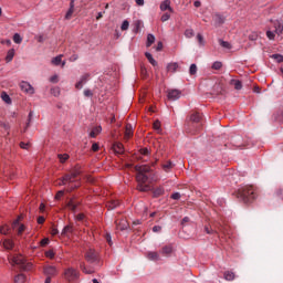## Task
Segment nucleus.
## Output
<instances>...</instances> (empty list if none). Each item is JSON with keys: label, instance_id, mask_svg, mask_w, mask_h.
<instances>
[{"label": "nucleus", "instance_id": "nucleus-18", "mask_svg": "<svg viewBox=\"0 0 283 283\" xmlns=\"http://www.w3.org/2000/svg\"><path fill=\"white\" fill-rule=\"evenodd\" d=\"M2 244H3L4 249H7L9 251L14 249V241H12V239H4L2 241Z\"/></svg>", "mask_w": 283, "mask_h": 283}, {"label": "nucleus", "instance_id": "nucleus-53", "mask_svg": "<svg viewBox=\"0 0 283 283\" xmlns=\"http://www.w3.org/2000/svg\"><path fill=\"white\" fill-rule=\"evenodd\" d=\"M122 31L129 30V21L124 20L120 27Z\"/></svg>", "mask_w": 283, "mask_h": 283}, {"label": "nucleus", "instance_id": "nucleus-57", "mask_svg": "<svg viewBox=\"0 0 283 283\" xmlns=\"http://www.w3.org/2000/svg\"><path fill=\"white\" fill-rule=\"evenodd\" d=\"M32 116H33V113L30 112V113H29V116H28V123H27V126H25V128H24L23 132H27V130H28V127H30V123H32Z\"/></svg>", "mask_w": 283, "mask_h": 283}, {"label": "nucleus", "instance_id": "nucleus-4", "mask_svg": "<svg viewBox=\"0 0 283 283\" xmlns=\"http://www.w3.org/2000/svg\"><path fill=\"white\" fill-rule=\"evenodd\" d=\"M78 276L80 273L74 268H67L66 270H64V279L67 282H74L78 279Z\"/></svg>", "mask_w": 283, "mask_h": 283}, {"label": "nucleus", "instance_id": "nucleus-3", "mask_svg": "<svg viewBox=\"0 0 283 283\" xmlns=\"http://www.w3.org/2000/svg\"><path fill=\"white\" fill-rule=\"evenodd\" d=\"M84 259L86 260V262H88V264H98V262H101L98 252H96V250H94V249H88L84 253Z\"/></svg>", "mask_w": 283, "mask_h": 283}, {"label": "nucleus", "instance_id": "nucleus-35", "mask_svg": "<svg viewBox=\"0 0 283 283\" xmlns=\"http://www.w3.org/2000/svg\"><path fill=\"white\" fill-rule=\"evenodd\" d=\"M14 283H25V274L20 273L14 276Z\"/></svg>", "mask_w": 283, "mask_h": 283}, {"label": "nucleus", "instance_id": "nucleus-48", "mask_svg": "<svg viewBox=\"0 0 283 283\" xmlns=\"http://www.w3.org/2000/svg\"><path fill=\"white\" fill-rule=\"evenodd\" d=\"M62 59H63V55H57V56L53 57L52 59L53 65H61Z\"/></svg>", "mask_w": 283, "mask_h": 283}, {"label": "nucleus", "instance_id": "nucleus-52", "mask_svg": "<svg viewBox=\"0 0 283 283\" xmlns=\"http://www.w3.org/2000/svg\"><path fill=\"white\" fill-rule=\"evenodd\" d=\"M205 232L208 234V235H213V233H216V230H213L211 227L209 226H205Z\"/></svg>", "mask_w": 283, "mask_h": 283}, {"label": "nucleus", "instance_id": "nucleus-16", "mask_svg": "<svg viewBox=\"0 0 283 283\" xmlns=\"http://www.w3.org/2000/svg\"><path fill=\"white\" fill-rule=\"evenodd\" d=\"M133 136H134V127L132 126V124H127L124 138L126 140H129V138Z\"/></svg>", "mask_w": 283, "mask_h": 283}, {"label": "nucleus", "instance_id": "nucleus-37", "mask_svg": "<svg viewBox=\"0 0 283 283\" xmlns=\"http://www.w3.org/2000/svg\"><path fill=\"white\" fill-rule=\"evenodd\" d=\"M82 171L80 167H75L71 170V176H73V178H78V176H81Z\"/></svg>", "mask_w": 283, "mask_h": 283}, {"label": "nucleus", "instance_id": "nucleus-9", "mask_svg": "<svg viewBox=\"0 0 283 283\" xmlns=\"http://www.w3.org/2000/svg\"><path fill=\"white\" fill-rule=\"evenodd\" d=\"M20 88L22 92H24L25 94H34V87L31 86L30 83L28 82H21L20 83Z\"/></svg>", "mask_w": 283, "mask_h": 283}, {"label": "nucleus", "instance_id": "nucleus-24", "mask_svg": "<svg viewBox=\"0 0 283 283\" xmlns=\"http://www.w3.org/2000/svg\"><path fill=\"white\" fill-rule=\"evenodd\" d=\"M147 258L153 262H158V260H160V255L158 254V252H148Z\"/></svg>", "mask_w": 283, "mask_h": 283}, {"label": "nucleus", "instance_id": "nucleus-32", "mask_svg": "<svg viewBox=\"0 0 283 283\" xmlns=\"http://www.w3.org/2000/svg\"><path fill=\"white\" fill-rule=\"evenodd\" d=\"M14 49H10L8 52H7V56H6V61L7 63H10L12 61V59H14Z\"/></svg>", "mask_w": 283, "mask_h": 283}, {"label": "nucleus", "instance_id": "nucleus-34", "mask_svg": "<svg viewBox=\"0 0 283 283\" xmlns=\"http://www.w3.org/2000/svg\"><path fill=\"white\" fill-rule=\"evenodd\" d=\"M72 14H74V2H70V8L65 14V19H72Z\"/></svg>", "mask_w": 283, "mask_h": 283}, {"label": "nucleus", "instance_id": "nucleus-58", "mask_svg": "<svg viewBox=\"0 0 283 283\" xmlns=\"http://www.w3.org/2000/svg\"><path fill=\"white\" fill-rule=\"evenodd\" d=\"M171 200H180L181 198V195L180 192H174L171 196H170Z\"/></svg>", "mask_w": 283, "mask_h": 283}, {"label": "nucleus", "instance_id": "nucleus-49", "mask_svg": "<svg viewBox=\"0 0 283 283\" xmlns=\"http://www.w3.org/2000/svg\"><path fill=\"white\" fill-rule=\"evenodd\" d=\"M140 25H143V22L140 20H137L135 22V28H134L135 34H138V32H140Z\"/></svg>", "mask_w": 283, "mask_h": 283}, {"label": "nucleus", "instance_id": "nucleus-27", "mask_svg": "<svg viewBox=\"0 0 283 283\" xmlns=\"http://www.w3.org/2000/svg\"><path fill=\"white\" fill-rule=\"evenodd\" d=\"M214 23L216 25H222L224 23V17L220 13L214 14Z\"/></svg>", "mask_w": 283, "mask_h": 283}, {"label": "nucleus", "instance_id": "nucleus-13", "mask_svg": "<svg viewBox=\"0 0 283 283\" xmlns=\"http://www.w3.org/2000/svg\"><path fill=\"white\" fill-rule=\"evenodd\" d=\"M135 170L137 171V174H144L147 175L151 171V167L147 166V165H136L135 166Z\"/></svg>", "mask_w": 283, "mask_h": 283}, {"label": "nucleus", "instance_id": "nucleus-19", "mask_svg": "<svg viewBox=\"0 0 283 283\" xmlns=\"http://www.w3.org/2000/svg\"><path fill=\"white\" fill-rule=\"evenodd\" d=\"M80 269L86 275H92V273H94V270L92 268L87 269V266L85 265V262L80 263Z\"/></svg>", "mask_w": 283, "mask_h": 283}, {"label": "nucleus", "instance_id": "nucleus-28", "mask_svg": "<svg viewBox=\"0 0 283 283\" xmlns=\"http://www.w3.org/2000/svg\"><path fill=\"white\" fill-rule=\"evenodd\" d=\"M230 85H233L234 90H242V81L240 80H230Z\"/></svg>", "mask_w": 283, "mask_h": 283}, {"label": "nucleus", "instance_id": "nucleus-44", "mask_svg": "<svg viewBox=\"0 0 283 283\" xmlns=\"http://www.w3.org/2000/svg\"><path fill=\"white\" fill-rule=\"evenodd\" d=\"M13 42L17 43L18 45L21 44L23 42V38H21V34L14 33Z\"/></svg>", "mask_w": 283, "mask_h": 283}, {"label": "nucleus", "instance_id": "nucleus-59", "mask_svg": "<svg viewBox=\"0 0 283 283\" xmlns=\"http://www.w3.org/2000/svg\"><path fill=\"white\" fill-rule=\"evenodd\" d=\"M117 229H119V231H125V229H127V223L123 221L122 223L117 224Z\"/></svg>", "mask_w": 283, "mask_h": 283}, {"label": "nucleus", "instance_id": "nucleus-42", "mask_svg": "<svg viewBox=\"0 0 283 283\" xmlns=\"http://www.w3.org/2000/svg\"><path fill=\"white\" fill-rule=\"evenodd\" d=\"M271 59H274V61H276V63H283V55L280 53L272 54Z\"/></svg>", "mask_w": 283, "mask_h": 283}, {"label": "nucleus", "instance_id": "nucleus-46", "mask_svg": "<svg viewBox=\"0 0 283 283\" xmlns=\"http://www.w3.org/2000/svg\"><path fill=\"white\" fill-rule=\"evenodd\" d=\"M164 171H169V169H174V163L167 161L166 164L163 165Z\"/></svg>", "mask_w": 283, "mask_h": 283}, {"label": "nucleus", "instance_id": "nucleus-31", "mask_svg": "<svg viewBox=\"0 0 283 283\" xmlns=\"http://www.w3.org/2000/svg\"><path fill=\"white\" fill-rule=\"evenodd\" d=\"M114 151H116V154H123V151H125V148L123 147L122 143H116L114 144Z\"/></svg>", "mask_w": 283, "mask_h": 283}, {"label": "nucleus", "instance_id": "nucleus-62", "mask_svg": "<svg viewBox=\"0 0 283 283\" xmlns=\"http://www.w3.org/2000/svg\"><path fill=\"white\" fill-rule=\"evenodd\" d=\"M40 244H41V247H48V244H50V239H48V238L42 239Z\"/></svg>", "mask_w": 283, "mask_h": 283}, {"label": "nucleus", "instance_id": "nucleus-10", "mask_svg": "<svg viewBox=\"0 0 283 283\" xmlns=\"http://www.w3.org/2000/svg\"><path fill=\"white\" fill-rule=\"evenodd\" d=\"M11 227L13 231H18V235H21L25 231V226L19 223V219L14 220Z\"/></svg>", "mask_w": 283, "mask_h": 283}, {"label": "nucleus", "instance_id": "nucleus-5", "mask_svg": "<svg viewBox=\"0 0 283 283\" xmlns=\"http://www.w3.org/2000/svg\"><path fill=\"white\" fill-rule=\"evenodd\" d=\"M186 123H195L196 125H200V123H202V115L198 112H195L189 115V117L186 119Z\"/></svg>", "mask_w": 283, "mask_h": 283}, {"label": "nucleus", "instance_id": "nucleus-21", "mask_svg": "<svg viewBox=\"0 0 283 283\" xmlns=\"http://www.w3.org/2000/svg\"><path fill=\"white\" fill-rule=\"evenodd\" d=\"M156 43V36L151 33L147 35L146 48H151Z\"/></svg>", "mask_w": 283, "mask_h": 283}, {"label": "nucleus", "instance_id": "nucleus-45", "mask_svg": "<svg viewBox=\"0 0 283 283\" xmlns=\"http://www.w3.org/2000/svg\"><path fill=\"white\" fill-rule=\"evenodd\" d=\"M52 96H61V88L59 86L51 88Z\"/></svg>", "mask_w": 283, "mask_h": 283}, {"label": "nucleus", "instance_id": "nucleus-7", "mask_svg": "<svg viewBox=\"0 0 283 283\" xmlns=\"http://www.w3.org/2000/svg\"><path fill=\"white\" fill-rule=\"evenodd\" d=\"M43 273L46 275V277H54L57 275L59 271L56 270V266L48 265L44 268Z\"/></svg>", "mask_w": 283, "mask_h": 283}, {"label": "nucleus", "instance_id": "nucleus-61", "mask_svg": "<svg viewBox=\"0 0 283 283\" xmlns=\"http://www.w3.org/2000/svg\"><path fill=\"white\" fill-rule=\"evenodd\" d=\"M169 19H171V15L169 13H164L161 15V21L165 23V21H169Z\"/></svg>", "mask_w": 283, "mask_h": 283}, {"label": "nucleus", "instance_id": "nucleus-1", "mask_svg": "<svg viewBox=\"0 0 283 283\" xmlns=\"http://www.w3.org/2000/svg\"><path fill=\"white\" fill-rule=\"evenodd\" d=\"M237 198H240L244 205H249V202L258 198V192L253 186H244L243 188L239 189Z\"/></svg>", "mask_w": 283, "mask_h": 283}, {"label": "nucleus", "instance_id": "nucleus-29", "mask_svg": "<svg viewBox=\"0 0 283 283\" xmlns=\"http://www.w3.org/2000/svg\"><path fill=\"white\" fill-rule=\"evenodd\" d=\"M172 252H174V247H171V245H165L161 249L163 255H171Z\"/></svg>", "mask_w": 283, "mask_h": 283}, {"label": "nucleus", "instance_id": "nucleus-14", "mask_svg": "<svg viewBox=\"0 0 283 283\" xmlns=\"http://www.w3.org/2000/svg\"><path fill=\"white\" fill-rule=\"evenodd\" d=\"M80 205H81V201H74V198H71L66 203V207L67 209H70V211H73L74 213Z\"/></svg>", "mask_w": 283, "mask_h": 283}, {"label": "nucleus", "instance_id": "nucleus-63", "mask_svg": "<svg viewBox=\"0 0 283 283\" xmlns=\"http://www.w3.org/2000/svg\"><path fill=\"white\" fill-rule=\"evenodd\" d=\"M45 255H46L48 258H50V260H52V259L54 258V251H53V250H48V251L45 252Z\"/></svg>", "mask_w": 283, "mask_h": 283}, {"label": "nucleus", "instance_id": "nucleus-15", "mask_svg": "<svg viewBox=\"0 0 283 283\" xmlns=\"http://www.w3.org/2000/svg\"><path fill=\"white\" fill-rule=\"evenodd\" d=\"M161 12H166V10H169V12H174V9H171V1L165 0L160 4Z\"/></svg>", "mask_w": 283, "mask_h": 283}, {"label": "nucleus", "instance_id": "nucleus-60", "mask_svg": "<svg viewBox=\"0 0 283 283\" xmlns=\"http://www.w3.org/2000/svg\"><path fill=\"white\" fill-rule=\"evenodd\" d=\"M63 196H65V191L63 190L57 191V193L55 195V200H61Z\"/></svg>", "mask_w": 283, "mask_h": 283}, {"label": "nucleus", "instance_id": "nucleus-50", "mask_svg": "<svg viewBox=\"0 0 283 283\" xmlns=\"http://www.w3.org/2000/svg\"><path fill=\"white\" fill-rule=\"evenodd\" d=\"M197 41H198L199 45L205 46V36H202L201 33L197 34Z\"/></svg>", "mask_w": 283, "mask_h": 283}, {"label": "nucleus", "instance_id": "nucleus-51", "mask_svg": "<svg viewBox=\"0 0 283 283\" xmlns=\"http://www.w3.org/2000/svg\"><path fill=\"white\" fill-rule=\"evenodd\" d=\"M193 35H195L193 29H187V30L185 31V36H186L187 39H191V36H193Z\"/></svg>", "mask_w": 283, "mask_h": 283}, {"label": "nucleus", "instance_id": "nucleus-47", "mask_svg": "<svg viewBox=\"0 0 283 283\" xmlns=\"http://www.w3.org/2000/svg\"><path fill=\"white\" fill-rule=\"evenodd\" d=\"M57 158H59L60 163H65L66 160L70 159V155H67V154H60V155H57Z\"/></svg>", "mask_w": 283, "mask_h": 283}, {"label": "nucleus", "instance_id": "nucleus-36", "mask_svg": "<svg viewBox=\"0 0 283 283\" xmlns=\"http://www.w3.org/2000/svg\"><path fill=\"white\" fill-rule=\"evenodd\" d=\"M151 188L149 187V185H145V184H138L137 185V190L138 191H143V192H146V191H149Z\"/></svg>", "mask_w": 283, "mask_h": 283}, {"label": "nucleus", "instance_id": "nucleus-20", "mask_svg": "<svg viewBox=\"0 0 283 283\" xmlns=\"http://www.w3.org/2000/svg\"><path fill=\"white\" fill-rule=\"evenodd\" d=\"M160 196H165V188L158 187L153 191V198H160Z\"/></svg>", "mask_w": 283, "mask_h": 283}, {"label": "nucleus", "instance_id": "nucleus-17", "mask_svg": "<svg viewBox=\"0 0 283 283\" xmlns=\"http://www.w3.org/2000/svg\"><path fill=\"white\" fill-rule=\"evenodd\" d=\"M136 180L138 184H146L147 180H149V176H147L145 174L137 172Z\"/></svg>", "mask_w": 283, "mask_h": 283}, {"label": "nucleus", "instance_id": "nucleus-11", "mask_svg": "<svg viewBox=\"0 0 283 283\" xmlns=\"http://www.w3.org/2000/svg\"><path fill=\"white\" fill-rule=\"evenodd\" d=\"M271 23H273L274 25V32L275 34H277L280 36V34H282L283 32V24H282V20H270Z\"/></svg>", "mask_w": 283, "mask_h": 283}, {"label": "nucleus", "instance_id": "nucleus-30", "mask_svg": "<svg viewBox=\"0 0 283 283\" xmlns=\"http://www.w3.org/2000/svg\"><path fill=\"white\" fill-rule=\"evenodd\" d=\"M1 98L4 103H7V105H12V98H10V95H8V93L2 92Z\"/></svg>", "mask_w": 283, "mask_h": 283}, {"label": "nucleus", "instance_id": "nucleus-39", "mask_svg": "<svg viewBox=\"0 0 283 283\" xmlns=\"http://www.w3.org/2000/svg\"><path fill=\"white\" fill-rule=\"evenodd\" d=\"M0 233L2 235H8V233H10V226L4 224V226L0 227Z\"/></svg>", "mask_w": 283, "mask_h": 283}, {"label": "nucleus", "instance_id": "nucleus-26", "mask_svg": "<svg viewBox=\"0 0 283 283\" xmlns=\"http://www.w3.org/2000/svg\"><path fill=\"white\" fill-rule=\"evenodd\" d=\"M103 132V127L101 126H95L92 132L90 133V137L94 138L95 136H98Z\"/></svg>", "mask_w": 283, "mask_h": 283}, {"label": "nucleus", "instance_id": "nucleus-2", "mask_svg": "<svg viewBox=\"0 0 283 283\" xmlns=\"http://www.w3.org/2000/svg\"><path fill=\"white\" fill-rule=\"evenodd\" d=\"M10 264H12V266H19L20 271H30L32 269V263H28L25 258L21 254L13 255L10 259Z\"/></svg>", "mask_w": 283, "mask_h": 283}, {"label": "nucleus", "instance_id": "nucleus-38", "mask_svg": "<svg viewBox=\"0 0 283 283\" xmlns=\"http://www.w3.org/2000/svg\"><path fill=\"white\" fill-rule=\"evenodd\" d=\"M62 182H74V177L72 174H66L62 177Z\"/></svg>", "mask_w": 283, "mask_h": 283}, {"label": "nucleus", "instance_id": "nucleus-22", "mask_svg": "<svg viewBox=\"0 0 283 283\" xmlns=\"http://www.w3.org/2000/svg\"><path fill=\"white\" fill-rule=\"evenodd\" d=\"M223 277L228 282H233V280H235V273H233L232 271H226Z\"/></svg>", "mask_w": 283, "mask_h": 283}, {"label": "nucleus", "instance_id": "nucleus-12", "mask_svg": "<svg viewBox=\"0 0 283 283\" xmlns=\"http://www.w3.org/2000/svg\"><path fill=\"white\" fill-rule=\"evenodd\" d=\"M90 73L82 75L80 81L75 84L76 90H83V85L90 81Z\"/></svg>", "mask_w": 283, "mask_h": 283}, {"label": "nucleus", "instance_id": "nucleus-56", "mask_svg": "<svg viewBox=\"0 0 283 283\" xmlns=\"http://www.w3.org/2000/svg\"><path fill=\"white\" fill-rule=\"evenodd\" d=\"M84 96H86V98H92V96H94V93L92 92V90L86 88L84 90Z\"/></svg>", "mask_w": 283, "mask_h": 283}, {"label": "nucleus", "instance_id": "nucleus-23", "mask_svg": "<svg viewBox=\"0 0 283 283\" xmlns=\"http://www.w3.org/2000/svg\"><path fill=\"white\" fill-rule=\"evenodd\" d=\"M180 67V65H178V62H172V63H169L167 65V71L168 72H178V69Z\"/></svg>", "mask_w": 283, "mask_h": 283}, {"label": "nucleus", "instance_id": "nucleus-43", "mask_svg": "<svg viewBox=\"0 0 283 283\" xmlns=\"http://www.w3.org/2000/svg\"><path fill=\"white\" fill-rule=\"evenodd\" d=\"M118 205H120V202L118 200H112L111 202H108L107 207L111 210L116 209V207H118Z\"/></svg>", "mask_w": 283, "mask_h": 283}, {"label": "nucleus", "instance_id": "nucleus-33", "mask_svg": "<svg viewBox=\"0 0 283 283\" xmlns=\"http://www.w3.org/2000/svg\"><path fill=\"white\" fill-rule=\"evenodd\" d=\"M67 233H74V227L65 226L62 230L61 235H67Z\"/></svg>", "mask_w": 283, "mask_h": 283}, {"label": "nucleus", "instance_id": "nucleus-40", "mask_svg": "<svg viewBox=\"0 0 283 283\" xmlns=\"http://www.w3.org/2000/svg\"><path fill=\"white\" fill-rule=\"evenodd\" d=\"M219 45H221V48H224L226 50H231V48H232L231 43H229L222 39L219 40Z\"/></svg>", "mask_w": 283, "mask_h": 283}, {"label": "nucleus", "instance_id": "nucleus-54", "mask_svg": "<svg viewBox=\"0 0 283 283\" xmlns=\"http://www.w3.org/2000/svg\"><path fill=\"white\" fill-rule=\"evenodd\" d=\"M222 69V62L217 61L212 64V70H221Z\"/></svg>", "mask_w": 283, "mask_h": 283}, {"label": "nucleus", "instance_id": "nucleus-8", "mask_svg": "<svg viewBox=\"0 0 283 283\" xmlns=\"http://www.w3.org/2000/svg\"><path fill=\"white\" fill-rule=\"evenodd\" d=\"M212 94H213V96H222V95H224V85H222L220 83H216L212 86Z\"/></svg>", "mask_w": 283, "mask_h": 283}, {"label": "nucleus", "instance_id": "nucleus-25", "mask_svg": "<svg viewBox=\"0 0 283 283\" xmlns=\"http://www.w3.org/2000/svg\"><path fill=\"white\" fill-rule=\"evenodd\" d=\"M145 56L148 60V62L150 63V65H153L154 67H156L158 65V62L154 59V55H151V53L146 52Z\"/></svg>", "mask_w": 283, "mask_h": 283}, {"label": "nucleus", "instance_id": "nucleus-55", "mask_svg": "<svg viewBox=\"0 0 283 283\" xmlns=\"http://www.w3.org/2000/svg\"><path fill=\"white\" fill-rule=\"evenodd\" d=\"M266 36H268V39H270V41H274L275 32L269 30V31H266Z\"/></svg>", "mask_w": 283, "mask_h": 283}, {"label": "nucleus", "instance_id": "nucleus-41", "mask_svg": "<svg viewBox=\"0 0 283 283\" xmlns=\"http://www.w3.org/2000/svg\"><path fill=\"white\" fill-rule=\"evenodd\" d=\"M189 74H190V76H196V74H198V66L196 64L190 65Z\"/></svg>", "mask_w": 283, "mask_h": 283}, {"label": "nucleus", "instance_id": "nucleus-64", "mask_svg": "<svg viewBox=\"0 0 283 283\" xmlns=\"http://www.w3.org/2000/svg\"><path fill=\"white\" fill-rule=\"evenodd\" d=\"M154 129H156V132H158L159 129H160V120H156L155 123H154Z\"/></svg>", "mask_w": 283, "mask_h": 283}, {"label": "nucleus", "instance_id": "nucleus-6", "mask_svg": "<svg viewBox=\"0 0 283 283\" xmlns=\"http://www.w3.org/2000/svg\"><path fill=\"white\" fill-rule=\"evenodd\" d=\"M182 96V92L180 90H168L167 91V98L168 101H178Z\"/></svg>", "mask_w": 283, "mask_h": 283}]
</instances>
